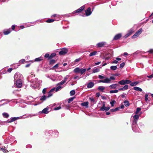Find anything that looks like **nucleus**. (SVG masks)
<instances>
[{"instance_id": "obj_1", "label": "nucleus", "mask_w": 153, "mask_h": 153, "mask_svg": "<svg viewBox=\"0 0 153 153\" xmlns=\"http://www.w3.org/2000/svg\"><path fill=\"white\" fill-rule=\"evenodd\" d=\"M33 73L31 72V75L28 76L27 79L31 83L30 85V86L33 89H35L39 88L42 81L41 80H38L37 78H35L34 79H31L33 77Z\"/></svg>"}, {"instance_id": "obj_2", "label": "nucleus", "mask_w": 153, "mask_h": 153, "mask_svg": "<svg viewBox=\"0 0 153 153\" xmlns=\"http://www.w3.org/2000/svg\"><path fill=\"white\" fill-rule=\"evenodd\" d=\"M20 74L19 73H16L15 74L14 76V80L17 79L16 82V84L18 88H21L22 86V81L21 79H19V76Z\"/></svg>"}, {"instance_id": "obj_3", "label": "nucleus", "mask_w": 153, "mask_h": 153, "mask_svg": "<svg viewBox=\"0 0 153 153\" xmlns=\"http://www.w3.org/2000/svg\"><path fill=\"white\" fill-rule=\"evenodd\" d=\"M132 117L133 120L132 124H133L134 125H136V124H137V122L139 119V115L135 114L134 116H132Z\"/></svg>"}, {"instance_id": "obj_4", "label": "nucleus", "mask_w": 153, "mask_h": 153, "mask_svg": "<svg viewBox=\"0 0 153 153\" xmlns=\"http://www.w3.org/2000/svg\"><path fill=\"white\" fill-rule=\"evenodd\" d=\"M143 31L142 28H140L137 30L134 34L131 36L132 39H135L139 36Z\"/></svg>"}, {"instance_id": "obj_5", "label": "nucleus", "mask_w": 153, "mask_h": 153, "mask_svg": "<svg viewBox=\"0 0 153 153\" xmlns=\"http://www.w3.org/2000/svg\"><path fill=\"white\" fill-rule=\"evenodd\" d=\"M68 51V49L64 48L61 49V51L59 52V53L61 55H64L66 54Z\"/></svg>"}, {"instance_id": "obj_6", "label": "nucleus", "mask_w": 153, "mask_h": 153, "mask_svg": "<svg viewBox=\"0 0 153 153\" xmlns=\"http://www.w3.org/2000/svg\"><path fill=\"white\" fill-rule=\"evenodd\" d=\"M134 125L132 124V128L133 131L134 132H139V128L137 126V124H136V125H134Z\"/></svg>"}, {"instance_id": "obj_7", "label": "nucleus", "mask_w": 153, "mask_h": 153, "mask_svg": "<svg viewBox=\"0 0 153 153\" xmlns=\"http://www.w3.org/2000/svg\"><path fill=\"white\" fill-rule=\"evenodd\" d=\"M85 8V6L83 5L81 7L79 8L78 9L75 10L73 12V13H80Z\"/></svg>"}, {"instance_id": "obj_8", "label": "nucleus", "mask_w": 153, "mask_h": 153, "mask_svg": "<svg viewBox=\"0 0 153 153\" xmlns=\"http://www.w3.org/2000/svg\"><path fill=\"white\" fill-rule=\"evenodd\" d=\"M105 102H104L102 106L100 108V110L101 111H107L109 110L110 108V107H105Z\"/></svg>"}, {"instance_id": "obj_9", "label": "nucleus", "mask_w": 153, "mask_h": 153, "mask_svg": "<svg viewBox=\"0 0 153 153\" xmlns=\"http://www.w3.org/2000/svg\"><path fill=\"white\" fill-rule=\"evenodd\" d=\"M55 88H52L48 93V95L47 96V98H49L53 95V92L55 91Z\"/></svg>"}, {"instance_id": "obj_10", "label": "nucleus", "mask_w": 153, "mask_h": 153, "mask_svg": "<svg viewBox=\"0 0 153 153\" xmlns=\"http://www.w3.org/2000/svg\"><path fill=\"white\" fill-rule=\"evenodd\" d=\"M85 14L86 16L90 15L92 13V11L91 10V8L90 7L88 8L85 11Z\"/></svg>"}, {"instance_id": "obj_11", "label": "nucleus", "mask_w": 153, "mask_h": 153, "mask_svg": "<svg viewBox=\"0 0 153 153\" xmlns=\"http://www.w3.org/2000/svg\"><path fill=\"white\" fill-rule=\"evenodd\" d=\"M122 36V34L119 33L117 34L113 39V40H117L120 38Z\"/></svg>"}, {"instance_id": "obj_12", "label": "nucleus", "mask_w": 153, "mask_h": 153, "mask_svg": "<svg viewBox=\"0 0 153 153\" xmlns=\"http://www.w3.org/2000/svg\"><path fill=\"white\" fill-rule=\"evenodd\" d=\"M49 108L48 107H47L46 108L44 109L42 111H40L39 113H44V114H48L49 111H48Z\"/></svg>"}, {"instance_id": "obj_13", "label": "nucleus", "mask_w": 153, "mask_h": 153, "mask_svg": "<svg viewBox=\"0 0 153 153\" xmlns=\"http://www.w3.org/2000/svg\"><path fill=\"white\" fill-rule=\"evenodd\" d=\"M11 31L10 28L8 29L4 30H3V33L4 35H7L9 34Z\"/></svg>"}, {"instance_id": "obj_14", "label": "nucleus", "mask_w": 153, "mask_h": 153, "mask_svg": "<svg viewBox=\"0 0 153 153\" xmlns=\"http://www.w3.org/2000/svg\"><path fill=\"white\" fill-rule=\"evenodd\" d=\"M119 86V85L117 84H112L110 85L109 87L111 89H113L115 88L116 87Z\"/></svg>"}, {"instance_id": "obj_15", "label": "nucleus", "mask_w": 153, "mask_h": 153, "mask_svg": "<svg viewBox=\"0 0 153 153\" xmlns=\"http://www.w3.org/2000/svg\"><path fill=\"white\" fill-rule=\"evenodd\" d=\"M105 43L104 42H99L97 44V46L98 47H102L105 45Z\"/></svg>"}, {"instance_id": "obj_16", "label": "nucleus", "mask_w": 153, "mask_h": 153, "mask_svg": "<svg viewBox=\"0 0 153 153\" xmlns=\"http://www.w3.org/2000/svg\"><path fill=\"white\" fill-rule=\"evenodd\" d=\"M94 85V83L92 82H89L87 84V87L88 88H91L93 87Z\"/></svg>"}, {"instance_id": "obj_17", "label": "nucleus", "mask_w": 153, "mask_h": 153, "mask_svg": "<svg viewBox=\"0 0 153 153\" xmlns=\"http://www.w3.org/2000/svg\"><path fill=\"white\" fill-rule=\"evenodd\" d=\"M128 85H125L123 88H119L118 90L119 91H124L128 89Z\"/></svg>"}, {"instance_id": "obj_18", "label": "nucleus", "mask_w": 153, "mask_h": 153, "mask_svg": "<svg viewBox=\"0 0 153 153\" xmlns=\"http://www.w3.org/2000/svg\"><path fill=\"white\" fill-rule=\"evenodd\" d=\"M88 101L84 102L81 104V105L82 106H84L85 108H87L88 107Z\"/></svg>"}, {"instance_id": "obj_19", "label": "nucleus", "mask_w": 153, "mask_h": 153, "mask_svg": "<svg viewBox=\"0 0 153 153\" xmlns=\"http://www.w3.org/2000/svg\"><path fill=\"white\" fill-rule=\"evenodd\" d=\"M10 120H8L6 121L7 123H11L16 120V117H12L10 118Z\"/></svg>"}, {"instance_id": "obj_20", "label": "nucleus", "mask_w": 153, "mask_h": 153, "mask_svg": "<svg viewBox=\"0 0 153 153\" xmlns=\"http://www.w3.org/2000/svg\"><path fill=\"white\" fill-rule=\"evenodd\" d=\"M133 89L135 90L140 92H141L142 91V90L141 88L138 87H134L133 88Z\"/></svg>"}, {"instance_id": "obj_21", "label": "nucleus", "mask_w": 153, "mask_h": 153, "mask_svg": "<svg viewBox=\"0 0 153 153\" xmlns=\"http://www.w3.org/2000/svg\"><path fill=\"white\" fill-rule=\"evenodd\" d=\"M99 71V69L97 68H93L92 71V73H95Z\"/></svg>"}, {"instance_id": "obj_22", "label": "nucleus", "mask_w": 153, "mask_h": 153, "mask_svg": "<svg viewBox=\"0 0 153 153\" xmlns=\"http://www.w3.org/2000/svg\"><path fill=\"white\" fill-rule=\"evenodd\" d=\"M80 68L79 67H77L75 68L74 70V72L75 73H78L80 72Z\"/></svg>"}, {"instance_id": "obj_23", "label": "nucleus", "mask_w": 153, "mask_h": 153, "mask_svg": "<svg viewBox=\"0 0 153 153\" xmlns=\"http://www.w3.org/2000/svg\"><path fill=\"white\" fill-rule=\"evenodd\" d=\"M105 88V87L102 86H99L98 88V89L102 92L104 91V90Z\"/></svg>"}, {"instance_id": "obj_24", "label": "nucleus", "mask_w": 153, "mask_h": 153, "mask_svg": "<svg viewBox=\"0 0 153 153\" xmlns=\"http://www.w3.org/2000/svg\"><path fill=\"white\" fill-rule=\"evenodd\" d=\"M139 83L138 82H135L130 83V85L131 86H134L136 85Z\"/></svg>"}, {"instance_id": "obj_25", "label": "nucleus", "mask_w": 153, "mask_h": 153, "mask_svg": "<svg viewBox=\"0 0 153 153\" xmlns=\"http://www.w3.org/2000/svg\"><path fill=\"white\" fill-rule=\"evenodd\" d=\"M47 98V97L44 95L41 97L40 98V100L42 101H44Z\"/></svg>"}, {"instance_id": "obj_26", "label": "nucleus", "mask_w": 153, "mask_h": 153, "mask_svg": "<svg viewBox=\"0 0 153 153\" xmlns=\"http://www.w3.org/2000/svg\"><path fill=\"white\" fill-rule=\"evenodd\" d=\"M2 115L4 117L6 118H7L9 117V114L7 113L4 112L2 113Z\"/></svg>"}, {"instance_id": "obj_27", "label": "nucleus", "mask_w": 153, "mask_h": 153, "mask_svg": "<svg viewBox=\"0 0 153 153\" xmlns=\"http://www.w3.org/2000/svg\"><path fill=\"white\" fill-rule=\"evenodd\" d=\"M87 69L86 68H80V72L81 74H82L84 73L85 72Z\"/></svg>"}, {"instance_id": "obj_28", "label": "nucleus", "mask_w": 153, "mask_h": 153, "mask_svg": "<svg viewBox=\"0 0 153 153\" xmlns=\"http://www.w3.org/2000/svg\"><path fill=\"white\" fill-rule=\"evenodd\" d=\"M62 88V87L60 85H59L56 88H55V91L56 92H57V91H59V90L61 89Z\"/></svg>"}, {"instance_id": "obj_29", "label": "nucleus", "mask_w": 153, "mask_h": 153, "mask_svg": "<svg viewBox=\"0 0 153 153\" xmlns=\"http://www.w3.org/2000/svg\"><path fill=\"white\" fill-rule=\"evenodd\" d=\"M120 109V108L117 107L115 108L111 109H110V111L111 112H114L117 111Z\"/></svg>"}, {"instance_id": "obj_30", "label": "nucleus", "mask_w": 153, "mask_h": 153, "mask_svg": "<svg viewBox=\"0 0 153 153\" xmlns=\"http://www.w3.org/2000/svg\"><path fill=\"white\" fill-rule=\"evenodd\" d=\"M124 104L126 107H128L129 105L130 104L129 102L127 100H125L124 102Z\"/></svg>"}, {"instance_id": "obj_31", "label": "nucleus", "mask_w": 153, "mask_h": 153, "mask_svg": "<svg viewBox=\"0 0 153 153\" xmlns=\"http://www.w3.org/2000/svg\"><path fill=\"white\" fill-rule=\"evenodd\" d=\"M42 60V57L41 56L38 58H36L35 59V61L36 62L40 61Z\"/></svg>"}, {"instance_id": "obj_32", "label": "nucleus", "mask_w": 153, "mask_h": 153, "mask_svg": "<svg viewBox=\"0 0 153 153\" xmlns=\"http://www.w3.org/2000/svg\"><path fill=\"white\" fill-rule=\"evenodd\" d=\"M104 83H109L110 82L109 79V78H106L104 80Z\"/></svg>"}, {"instance_id": "obj_33", "label": "nucleus", "mask_w": 153, "mask_h": 153, "mask_svg": "<svg viewBox=\"0 0 153 153\" xmlns=\"http://www.w3.org/2000/svg\"><path fill=\"white\" fill-rule=\"evenodd\" d=\"M97 53V52L96 51H94V52H91L89 54V56H92L95 55Z\"/></svg>"}, {"instance_id": "obj_34", "label": "nucleus", "mask_w": 153, "mask_h": 153, "mask_svg": "<svg viewBox=\"0 0 153 153\" xmlns=\"http://www.w3.org/2000/svg\"><path fill=\"white\" fill-rule=\"evenodd\" d=\"M117 68V67L116 66H112L110 67V69L114 71L116 70Z\"/></svg>"}, {"instance_id": "obj_35", "label": "nucleus", "mask_w": 153, "mask_h": 153, "mask_svg": "<svg viewBox=\"0 0 153 153\" xmlns=\"http://www.w3.org/2000/svg\"><path fill=\"white\" fill-rule=\"evenodd\" d=\"M118 83L120 84L121 85H125V81L124 79H123L119 81Z\"/></svg>"}, {"instance_id": "obj_36", "label": "nucleus", "mask_w": 153, "mask_h": 153, "mask_svg": "<svg viewBox=\"0 0 153 153\" xmlns=\"http://www.w3.org/2000/svg\"><path fill=\"white\" fill-rule=\"evenodd\" d=\"M66 82V80H62L60 82L58 83L57 84V85H62L64 84L65 82Z\"/></svg>"}, {"instance_id": "obj_37", "label": "nucleus", "mask_w": 153, "mask_h": 153, "mask_svg": "<svg viewBox=\"0 0 153 153\" xmlns=\"http://www.w3.org/2000/svg\"><path fill=\"white\" fill-rule=\"evenodd\" d=\"M118 90H111L109 91V93L111 94H112L114 93H117L118 92Z\"/></svg>"}, {"instance_id": "obj_38", "label": "nucleus", "mask_w": 153, "mask_h": 153, "mask_svg": "<svg viewBox=\"0 0 153 153\" xmlns=\"http://www.w3.org/2000/svg\"><path fill=\"white\" fill-rule=\"evenodd\" d=\"M55 20L53 19H48L46 21V22H47L48 23H51V22H53L54 21H55Z\"/></svg>"}, {"instance_id": "obj_39", "label": "nucleus", "mask_w": 153, "mask_h": 153, "mask_svg": "<svg viewBox=\"0 0 153 153\" xmlns=\"http://www.w3.org/2000/svg\"><path fill=\"white\" fill-rule=\"evenodd\" d=\"M133 30L132 28H131L129 30L128 33L130 36L133 33Z\"/></svg>"}, {"instance_id": "obj_40", "label": "nucleus", "mask_w": 153, "mask_h": 153, "mask_svg": "<svg viewBox=\"0 0 153 153\" xmlns=\"http://www.w3.org/2000/svg\"><path fill=\"white\" fill-rule=\"evenodd\" d=\"M141 110V108H137L136 111L135 112V114H137L139 111H140Z\"/></svg>"}, {"instance_id": "obj_41", "label": "nucleus", "mask_w": 153, "mask_h": 153, "mask_svg": "<svg viewBox=\"0 0 153 153\" xmlns=\"http://www.w3.org/2000/svg\"><path fill=\"white\" fill-rule=\"evenodd\" d=\"M124 81H125V84H129V83H130L131 82V81L129 80H128V79L124 80Z\"/></svg>"}, {"instance_id": "obj_42", "label": "nucleus", "mask_w": 153, "mask_h": 153, "mask_svg": "<svg viewBox=\"0 0 153 153\" xmlns=\"http://www.w3.org/2000/svg\"><path fill=\"white\" fill-rule=\"evenodd\" d=\"M56 55V54L55 53H52L50 56L49 58L50 59H51L53 57H54V56H55Z\"/></svg>"}, {"instance_id": "obj_43", "label": "nucleus", "mask_w": 153, "mask_h": 153, "mask_svg": "<svg viewBox=\"0 0 153 153\" xmlns=\"http://www.w3.org/2000/svg\"><path fill=\"white\" fill-rule=\"evenodd\" d=\"M70 95L73 96L75 94V91L74 90H72L70 92Z\"/></svg>"}, {"instance_id": "obj_44", "label": "nucleus", "mask_w": 153, "mask_h": 153, "mask_svg": "<svg viewBox=\"0 0 153 153\" xmlns=\"http://www.w3.org/2000/svg\"><path fill=\"white\" fill-rule=\"evenodd\" d=\"M0 149L2 151L6 153V152H8V151H7V150H6L5 149L0 148Z\"/></svg>"}, {"instance_id": "obj_45", "label": "nucleus", "mask_w": 153, "mask_h": 153, "mask_svg": "<svg viewBox=\"0 0 153 153\" xmlns=\"http://www.w3.org/2000/svg\"><path fill=\"white\" fill-rule=\"evenodd\" d=\"M22 117L23 116H21L19 117H16V120L19 119L27 118V117Z\"/></svg>"}, {"instance_id": "obj_46", "label": "nucleus", "mask_w": 153, "mask_h": 153, "mask_svg": "<svg viewBox=\"0 0 153 153\" xmlns=\"http://www.w3.org/2000/svg\"><path fill=\"white\" fill-rule=\"evenodd\" d=\"M125 63L124 62H123L120 65V68H122L124 66Z\"/></svg>"}, {"instance_id": "obj_47", "label": "nucleus", "mask_w": 153, "mask_h": 153, "mask_svg": "<svg viewBox=\"0 0 153 153\" xmlns=\"http://www.w3.org/2000/svg\"><path fill=\"white\" fill-rule=\"evenodd\" d=\"M115 103V101L114 100H113L110 102V104L111 105L112 107L114 106V104Z\"/></svg>"}, {"instance_id": "obj_48", "label": "nucleus", "mask_w": 153, "mask_h": 153, "mask_svg": "<svg viewBox=\"0 0 153 153\" xmlns=\"http://www.w3.org/2000/svg\"><path fill=\"white\" fill-rule=\"evenodd\" d=\"M46 132H48V134H50L51 135V134H52V133L53 132V131L51 130H46Z\"/></svg>"}, {"instance_id": "obj_49", "label": "nucleus", "mask_w": 153, "mask_h": 153, "mask_svg": "<svg viewBox=\"0 0 153 153\" xmlns=\"http://www.w3.org/2000/svg\"><path fill=\"white\" fill-rule=\"evenodd\" d=\"M89 100L91 102H92L93 103L94 102V103H95V100L94 99V98H92L90 97L89 98Z\"/></svg>"}, {"instance_id": "obj_50", "label": "nucleus", "mask_w": 153, "mask_h": 153, "mask_svg": "<svg viewBox=\"0 0 153 153\" xmlns=\"http://www.w3.org/2000/svg\"><path fill=\"white\" fill-rule=\"evenodd\" d=\"M12 100H7V99H2V100H1V102H2L3 101H7V102H10V101H11Z\"/></svg>"}, {"instance_id": "obj_51", "label": "nucleus", "mask_w": 153, "mask_h": 153, "mask_svg": "<svg viewBox=\"0 0 153 153\" xmlns=\"http://www.w3.org/2000/svg\"><path fill=\"white\" fill-rule=\"evenodd\" d=\"M44 56L45 58H48V59H50V58H49V57L50 56L49 54H48V53H46Z\"/></svg>"}, {"instance_id": "obj_52", "label": "nucleus", "mask_w": 153, "mask_h": 153, "mask_svg": "<svg viewBox=\"0 0 153 153\" xmlns=\"http://www.w3.org/2000/svg\"><path fill=\"white\" fill-rule=\"evenodd\" d=\"M74 98L73 97H71L68 100V103H70L72 101L74 100Z\"/></svg>"}, {"instance_id": "obj_53", "label": "nucleus", "mask_w": 153, "mask_h": 153, "mask_svg": "<svg viewBox=\"0 0 153 153\" xmlns=\"http://www.w3.org/2000/svg\"><path fill=\"white\" fill-rule=\"evenodd\" d=\"M36 22H30V23H29L28 25L27 26L29 27V26H32V25H31V24H33L34 25H35L36 23Z\"/></svg>"}, {"instance_id": "obj_54", "label": "nucleus", "mask_w": 153, "mask_h": 153, "mask_svg": "<svg viewBox=\"0 0 153 153\" xmlns=\"http://www.w3.org/2000/svg\"><path fill=\"white\" fill-rule=\"evenodd\" d=\"M98 78L100 79H103L105 78V76H102L101 75H99Z\"/></svg>"}, {"instance_id": "obj_55", "label": "nucleus", "mask_w": 153, "mask_h": 153, "mask_svg": "<svg viewBox=\"0 0 153 153\" xmlns=\"http://www.w3.org/2000/svg\"><path fill=\"white\" fill-rule=\"evenodd\" d=\"M146 52L149 53H153V49H150L149 51H147Z\"/></svg>"}, {"instance_id": "obj_56", "label": "nucleus", "mask_w": 153, "mask_h": 153, "mask_svg": "<svg viewBox=\"0 0 153 153\" xmlns=\"http://www.w3.org/2000/svg\"><path fill=\"white\" fill-rule=\"evenodd\" d=\"M148 95L147 94H145V100L146 101H147L148 100Z\"/></svg>"}, {"instance_id": "obj_57", "label": "nucleus", "mask_w": 153, "mask_h": 153, "mask_svg": "<svg viewBox=\"0 0 153 153\" xmlns=\"http://www.w3.org/2000/svg\"><path fill=\"white\" fill-rule=\"evenodd\" d=\"M115 79V78L113 76H110V78H109V79L110 82L111 80H114Z\"/></svg>"}, {"instance_id": "obj_58", "label": "nucleus", "mask_w": 153, "mask_h": 153, "mask_svg": "<svg viewBox=\"0 0 153 153\" xmlns=\"http://www.w3.org/2000/svg\"><path fill=\"white\" fill-rule=\"evenodd\" d=\"M61 108V107L60 106H59L58 107H55L54 108V110H59Z\"/></svg>"}, {"instance_id": "obj_59", "label": "nucleus", "mask_w": 153, "mask_h": 153, "mask_svg": "<svg viewBox=\"0 0 153 153\" xmlns=\"http://www.w3.org/2000/svg\"><path fill=\"white\" fill-rule=\"evenodd\" d=\"M25 62V60L24 59H22L19 60V62H21L22 63H24Z\"/></svg>"}, {"instance_id": "obj_60", "label": "nucleus", "mask_w": 153, "mask_h": 153, "mask_svg": "<svg viewBox=\"0 0 153 153\" xmlns=\"http://www.w3.org/2000/svg\"><path fill=\"white\" fill-rule=\"evenodd\" d=\"M55 62V61L54 60H50V64H52L53 63H54Z\"/></svg>"}, {"instance_id": "obj_61", "label": "nucleus", "mask_w": 153, "mask_h": 153, "mask_svg": "<svg viewBox=\"0 0 153 153\" xmlns=\"http://www.w3.org/2000/svg\"><path fill=\"white\" fill-rule=\"evenodd\" d=\"M118 63V61L117 60H114L112 61L111 62L112 64H117Z\"/></svg>"}, {"instance_id": "obj_62", "label": "nucleus", "mask_w": 153, "mask_h": 153, "mask_svg": "<svg viewBox=\"0 0 153 153\" xmlns=\"http://www.w3.org/2000/svg\"><path fill=\"white\" fill-rule=\"evenodd\" d=\"M46 92V88H44L42 90V93L44 94H45Z\"/></svg>"}, {"instance_id": "obj_63", "label": "nucleus", "mask_w": 153, "mask_h": 153, "mask_svg": "<svg viewBox=\"0 0 153 153\" xmlns=\"http://www.w3.org/2000/svg\"><path fill=\"white\" fill-rule=\"evenodd\" d=\"M147 77L149 78L152 79L153 78V74H152L150 75L147 76Z\"/></svg>"}, {"instance_id": "obj_64", "label": "nucleus", "mask_w": 153, "mask_h": 153, "mask_svg": "<svg viewBox=\"0 0 153 153\" xmlns=\"http://www.w3.org/2000/svg\"><path fill=\"white\" fill-rule=\"evenodd\" d=\"M12 68H10L7 69V71L9 73H10L11 72V71H12Z\"/></svg>"}]
</instances>
